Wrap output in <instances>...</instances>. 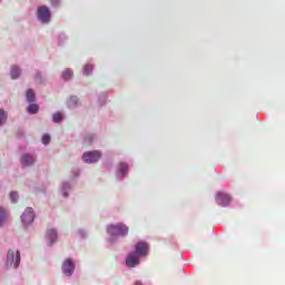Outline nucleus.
<instances>
[{"mask_svg": "<svg viewBox=\"0 0 285 285\" xmlns=\"http://www.w3.org/2000/svg\"><path fill=\"white\" fill-rule=\"evenodd\" d=\"M61 275L65 279H70L75 276V271H77V261L72 257H67L61 263Z\"/></svg>", "mask_w": 285, "mask_h": 285, "instance_id": "5", "label": "nucleus"}, {"mask_svg": "<svg viewBox=\"0 0 285 285\" xmlns=\"http://www.w3.org/2000/svg\"><path fill=\"white\" fill-rule=\"evenodd\" d=\"M104 157V153L99 149L85 151L81 156V160L83 164H88L92 166L95 164H99V160Z\"/></svg>", "mask_w": 285, "mask_h": 285, "instance_id": "8", "label": "nucleus"}, {"mask_svg": "<svg viewBox=\"0 0 285 285\" xmlns=\"http://www.w3.org/2000/svg\"><path fill=\"white\" fill-rule=\"evenodd\" d=\"M129 230L130 228L128 227V225L124 223L109 224L106 227V233L108 235L107 242L109 244H116L119 237H128Z\"/></svg>", "mask_w": 285, "mask_h": 285, "instance_id": "2", "label": "nucleus"}, {"mask_svg": "<svg viewBox=\"0 0 285 285\" xmlns=\"http://www.w3.org/2000/svg\"><path fill=\"white\" fill-rule=\"evenodd\" d=\"M28 115H37L39 112V105L35 102H29L27 107Z\"/></svg>", "mask_w": 285, "mask_h": 285, "instance_id": "21", "label": "nucleus"}, {"mask_svg": "<svg viewBox=\"0 0 285 285\" xmlns=\"http://www.w3.org/2000/svg\"><path fill=\"white\" fill-rule=\"evenodd\" d=\"M26 100L28 104H35L37 101V94L35 92V89H28L26 91Z\"/></svg>", "mask_w": 285, "mask_h": 285, "instance_id": "19", "label": "nucleus"}, {"mask_svg": "<svg viewBox=\"0 0 285 285\" xmlns=\"http://www.w3.org/2000/svg\"><path fill=\"white\" fill-rule=\"evenodd\" d=\"M65 119L63 112L62 111H56L52 115V122L53 124H61Z\"/></svg>", "mask_w": 285, "mask_h": 285, "instance_id": "22", "label": "nucleus"}, {"mask_svg": "<svg viewBox=\"0 0 285 285\" xmlns=\"http://www.w3.org/2000/svg\"><path fill=\"white\" fill-rule=\"evenodd\" d=\"M68 41V36L65 32L58 35V46H63Z\"/></svg>", "mask_w": 285, "mask_h": 285, "instance_id": "25", "label": "nucleus"}, {"mask_svg": "<svg viewBox=\"0 0 285 285\" xmlns=\"http://www.w3.org/2000/svg\"><path fill=\"white\" fill-rule=\"evenodd\" d=\"M94 72H95V63L87 62L82 66V70H81L82 77H92Z\"/></svg>", "mask_w": 285, "mask_h": 285, "instance_id": "14", "label": "nucleus"}, {"mask_svg": "<svg viewBox=\"0 0 285 285\" xmlns=\"http://www.w3.org/2000/svg\"><path fill=\"white\" fill-rule=\"evenodd\" d=\"M148 255H150V244L146 240H138L134 246V250L126 256L125 266L127 268H137Z\"/></svg>", "mask_w": 285, "mask_h": 285, "instance_id": "1", "label": "nucleus"}, {"mask_svg": "<svg viewBox=\"0 0 285 285\" xmlns=\"http://www.w3.org/2000/svg\"><path fill=\"white\" fill-rule=\"evenodd\" d=\"M75 177H79V171H73Z\"/></svg>", "mask_w": 285, "mask_h": 285, "instance_id": "30", "label": "nucleus"}, {"mask_svg": "<svg viewBox=\"0 0 285 285\" xmlns=\"http://www.w3.org/2000/svg\"><path fill=\"white\" fill-rule=\"evenodd\" d=\"M215 202L217 206H220L222 208H228V206H230V203L233 202V196L226 191H217L215 196Z\"/></svg>", "mask_w": 285, "mask_h": 285, "instance_id": "9", "label": "nucleus"}, {"mask_svg": "<svg viewBox=\"0 0 285 285\" xmlns=\"http://www.w3.org/2000/svg\"><path fill=\"white\" fill-rule=\"evenodd\" d=\"M33 79L36 81V83H46V79H43V75L41 73L40 70H37L35 76H33Z\"/></svg>", "mask_w": 285, "mask_h": 285, "instance_id": "24", "label": "nucleus"}, {"mask_svg": "<svg viewBox=\"0 0 285 285\" xmlns=\"http://www.w3.org/2000/svg\"><path fill=\"white\" fill-rule=\"evenodd\" d=\"M36 17L39 23H42V26H48V23L52 21V11L48 6L41 4L37 8Z\"/></svg>", "mask_w": 285, "mask_h": 285, "instance_id": "7", "label": "nucleus"}, {"mask_svg": "<svg viewBox=\"0 0 285 285\" xmlns=\"http://www.w3.org/2000/svg\"><path fill=\"white\" fill-rule=\"evenodd\" d=\"M97 134L95 132H86L83 136V144L86 146H92V144H97Z\"/></svg>", "mask_w": 285, "mask_h": 285, "instance_id": "15", "label": "nucleus"}, {"mask_svg": "<svg viewBox=\"0 0 285 285\" xmlns=\"http://www.w3.org/2000/svg\"><path fill=\"white\" fill-rule=\"evenodd\" d=\"M6 222H8V212L6 208L0 207V228L6 226Z\"/></svg>", "mask_w": 285, "mask_h": 285, "instance_id": "20", "label": "nucleus"}, {"mask_svg": "<svg viewBox=\"0 0 285 285\" xmlns=\"http://www.w3.org/2000/svg\"><path fill=\"white\" fill-rule=\"evenodd\" d=\"M106 104H108V92L107 91H102V92L98 94L97 105L100 108H102V106H106Z\"/></svg>", "mask_w": 285, "mask_h": 285, "instance_id": "17", "label": "nucleus"}, {"mask_svg": "<svg viewBox=\"0 0 285 285\" xmlns=\"http://www.w3.org/2000/svg\"><path fill=\"white\" fill-rule=\"evenodd\" d=\"M21 266V252L19 249H8L3 261L4 271H19Z\"/></svg>", "mask_w": 285, "mask_h": 285, "instance_id": "3", "label": "nucleus"}, {"mask_svg": "<svg viewBox=\"0 0 285 285\" xmlns=\"http://www.w3.org/2000/svg\"><path fill=\"white\" fill-rule=\"evenodd\" d=\"M6 124H8V111L0 109V128L6 126Z\"/></svg>", "mask_w": 285, "mask_h": 285, "instance_id": "23", "label": "nucleus"}, {"mask_svg": "<svg viewBox=\"0 0 285 285\" xmlns=\"http://www.w3.org/2000/svg\"><path fill=\"white\" fill-rule=\"evenodd\" d=\"M21 67L19 65H11L9 75L11 79L17 80L19 77H21Z\"/></svg>", "mask_w": 285, "mask_h": 285, "instance_id": "16", "label": "nucleus"}, {"mask_svg": "<svg viewBox=\"0 0 285 285\" xmlns=\"http://www.w3.org/2000/svg\"><path fill=\"white\" fill-rule=\"evenodd\" d=\"M20 164L22 168H30L37 164V156L32 154H22L20 157Z\"/></svg>", "mask_w": 285, "mask_h": 285, "instance_id": "11", "label": "nucleus"}, {"mask_svg": "<svg viewBox=\"0 0 285 285\" xmlns=\"http://www.w3.org/2000/svg\"><path fill=\"white\" fill-rule=\"evenodd\" d=\"M9 199H10L11 204H17V202H19V193L18 191H11L9 194Z\"/></svg>", "mask_w": 285, "mask_h": 285, "instance_id": "26", "label": "nucleus"}, {"mask_svg": "<svg viewBox=\"0 0 285 285\" xmlns=\"http://www.w3.org/2000/svg\"><path fill=\"white\" fill-rule=\"evenodd\" d=\"M130 175V164L126 160H120L115 166V179L116 181H124L128 179Z\"/></svg>", "mask_w": 285, "mask_h": 285, "instance_id": "6", "label": "nucleus"}, {"mask_svg": "<svg viewBox=\"0 0 285 285\" xmlns=\"http://www.w3.org/2000/svg\"><path fill=\"white\" fill-rule=\"evenodd\" d=\"M79 106V97L78 96H70L67 101V108H70V110H75Z\"/></svg>", "mask_w": 285, "mask_h": 285, "instance_id": "18", "label": "nucleus"}, {"mask_svg": "<svg viewBox=\"0 0 285 285\" xmlns=\"http://www.w3.org/2000/svg\"><path fill=\"white\" fill-rule=\"evenodd\" d=\"M57 239H59V232L57 228L48 229L46 233L47 246H55V244H57Z\"/></svg>", "mask_w": 285, "mask_h": 285, "instance_id": "12", "label": "nucleus"}, {"mask_svg": "<svg viewBox=\"0 0 285 285\" xmlns=\"http://www.w3.org/2000/svg\"><path fill=\"white\" fill-rule=\"evenodd\" d=\"M61 1L62 0H49V3L51 6V8L57 10V9L61 8Z\"/></svg>", "mask_w": 285, "mask_h": 285, "instance_id": "27", "label": "nucleus"}, {"mask_svg": "<svg viewBox=\"0 0 285 285\" xmlns=\"http://www.w3.org/2000/svg\"><path fill=\"white\" fill-rule=\"evenodd\" d=\"M51 137H50V134H45L41 138V141L43 144V146H48L50 145V141H51Z\"/></svg>", "mask_w": 285, "mask_h": 285, "instance_id": "28", "label": "nucleus"}, {"mask_svg": "<svg viewBox=\"0 0 285 285\" xmlns=\"http://www.w3.org/2000/svg\"><path fill=\"white\" fill-rule=\"evenodd\" d=\"M75 189V180H62L59 186V195L63 197V199H68L70 197V193Z\"/></svg>", "mask_w": 285, "mask_h": 285, "instance_id": "10", "label": "nucleus"}, {"mask_svg": "<svg viewBox=\"0 0 285 285\" xmlns=\"http://www.w3.org/2000/svg\"><path fill=\"white\" fill-rule=\"evenodd\" d=\"M35 219H37V213L35 212V208L27 207L20 216V222L26 233H30V228H32Z\"/></svg>", "mask_w": 285, "mask_h": 285, "instance_id": "4", "label": "nucleus"}, {"mask_svg": "<svg viewBox=\"0 0 285 285\" xmlns=\"http://www.w3.org/2000/svg\"><path fill=\"white\" fill-rule=\"evenodd\" d=\"M77 235H79L81 239H86L88 237V230L80 228L77 230Z\"/></svg>", "mask_w": 285, "mask_h": 285, "instance_id": "29", "label": "nucleus"}, {"mask_svg": "<svg viewBox=\"0 0 285 285\" xmlns=\"http://www.w3.org/2000/svg\"><path fill=\"white\" fill-rule=\"evenodd\" d=\"M60 79L65 82V83H70V81H72V79H75V70L72 68H66L61 71L60 73Z\"/></svg>", "mask_w": 285, "mask_h": 285, "instance_id": "13", "label": "nucleus"}]
</instances>
